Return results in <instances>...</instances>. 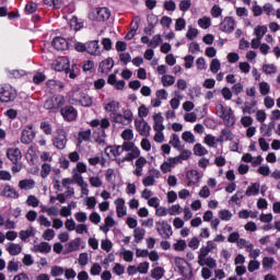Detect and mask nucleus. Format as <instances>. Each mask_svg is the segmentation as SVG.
I'll list each match as a JSON object with an SVG mask.
<instances>
[{"instance_id": "1", "label": "nucleus", "mask_w": 280, "mask_h": 280, "mask_svg": "<svg viewBox=\"0 0 280 280\" xmlns=\"http://www.w3.org/2000/svg\"><path fill=\"white\" fill-rule=\"evenodd\" d=\"M66 104H67V98H65V96H62L61 94H55V95L48 97L44 102V108L48 113L56 114V113H60V109Z\"/></svg>"}, {"instance_id": "2", "label": "nucleus", "mask_w": 280, "mask_h": 280, "mask_svg": "<svg viewBox=\"0 0 280 280\" xmlns=\"http://www.w3.org/2000/svg\"><path fill=\"white\" fill-rule=\"evenodd\" d=\"M217 115L220 117V119H223L224 125L228 128H231V126L235 125V118H233V109L226 110V107L224 105L219 104L217 105Z\"/></svg>"}, {"instance_id": "3", "label": "nucleus", "mask_w": 280, "mask_h": 280, "mask_svg": "<svg viewBox=\"0 0 280 280\" xmlns=\"http://www.w3.org/2000/svg\"><path fill=\"white\" fill-rule=\"evenodd\" d=\"M16 89L10 84H5L0 88V102L8 104V102H14L16 100Z\"/></svg>"}, {"instance_id": "4", "label": "nucleus", "mask_w": 280, "mask_h": 280, "mask_svg": "<svg viewBox=\"0 0 280 280\" xmlns=\"http://www.w3.org/2000/svg\"><path fill=\"white\" fill-rule=\"evenodd\" d=\"M155 229L162 240H170L174 235L172 231V225L167 221H158L155 222Z\"/></svg>"}, {"instance_id": "5", "label": "nucleus", "mask_w": 280, "mask_h": 280, "mask_svg": "<svg viewBox=\"0 0 280 280\" xmlns=\"http://www.w3.org/2000/svg\"><path fill=\"white\" fill-rule=\"evenodd\" d=\"M36 139V131H34V125H27L21 132V143L30 145Z\"/></svg>"}, {"instance_id": "6", "label": "nucleus", "mask_w": 280, "mask_h": 280, "mask_svg": "<svg viewBox=\"0 0 280 280\" xmlns=\"http://www.w3.org/2000/svg\"><path fill=\"white\" fill-rule=\"evenodd\" d=\"M59 113L65 121H75L78 119V109L73 105L62 106Z\"/></svg>"}, {"instance_id": "7", "label": "nucleus", "mask_w": 280, "mask_h": 280, "mask_svg": "<svg viewBox=\"0 0 280 280\" xmlns=\"http://www.w3.org/2000/svg\"><path fill=\"white\" fill-rule=\"evenodd\" d=\"M67 131L65 129H57V136L52 139V145L57 150H65L67 148Z\"/></svg>"}, {"instance_id": "8", "label": "nucleus", "mask_w": 280, "mask_h": 280, "mask_svg": "<svg viewBox=\"0 0 280 280\" xmlns=\"http://www.w3.org/2000/svg\"><path fill=\"white\" fill-rule=\"evenodd\" d=\"M0 196L2 198H11L12 200H18L20 195L19 191H16V189L10 186V184H5L0 187Z\"/></svg>"}, {"instance_id": "9", "label": "nucleus", "mask_w": 280, "mask_h": 280, "mask_svg": "<svg viewBox=\"0 0 280 280\" xmlns=\"http://www.w3.org/2000/svg\"><path fill=\"white\" fill-rule=\"evenodd\" d=\"M7 159H9L13 165H19V162L23 159V153L19 148H9L7 150Z\"/></svg>"}, {"instance_id": "10", "label": "nucleus", "mask_w": 280, "mask_h": 280, "mask_svg": "<svg viewBox=\"0 0 280 280\" xmlns=\"http://www.w3.org/2000/svg\"><path fill=\"white\" fill-rule=\"evenodd\" d=\"M114 67H115V60H113V58H107L100 62L98 73H102V75H108V73L113 71Z\"/></svg>"}, {"instance_id": "11", "label": "nucleus", "mask_w": 280, "mask_h": 280, "mask_svg": "<svg viewBox=\"0 0 280 280\" xmlns=\"http://www.w3.org/2000/svg\"><path fill=\"white\" fill-rule=\"evenodd\" d=\"M220 30L225 34H232L235 30V20L232 16H225L220 23Z\"/></svg>"}, {"instance_id": "12", "label": "nucleus", "mask_w": 280, "mask_h": 280, "mask_svg": "<svg viewBox=\"0 0 280 280\" xmlns=\"http://www.w3.org/2000/svg\"><path fill=\"white\" fill-rule=\"evenodd\" d=\"M51 46L57 51H67L69 49V42L65 37L57 36L52 39Z\"/></svg>"}, {"instance_id": "13", "label": "nucleus", "mask_w": 280, "mask_h": 280, "mask_svg": "<svg viewBox=\"0 0 280 280\" xmlns=\"http://www.w3.org/2000/svg\"><path fill=\"white\" fill-rule=\"evenodd\" d=\"M136 130L139 131V135L141 137H150V130H152V127L148 124L145 120H136L135 121Z\"/></svg>"}, {"instance_id": "14", "label": "nucleus", "mask_w": 280, "mask_h": 280, "mask_svg": "<svg viewBox=\"0 0 280 280\" xmlns=\"http://www.w3.org/2000/svg\"><path fill=\"white\" fill-rule=\"evenodd\" d=\"M186 178L188 180L187 186L194 187V185H198V183H200V173L196 170L187 171Z\"/></svg>"}, {"instance_id": "15", "label": "nucleus", "mask_w": 280, "mask_h": 280, "mask_svg": "<svg viewBox=\"0 0 280 280\" xmlns=\"http://www.w3.org/2000/svg\"><path fill=\"white\" fill-rule=\"evenodd\" d=\"M46 89H47L48 93H50V95H54V94L58 93V91L62 90L63 86L60 81L48 80L46 82Z\"/></svg>"}, {"instance_id": "16", "label": "nucleus", "mask_w": 280, "mask_h": 280, "mask_svg": "<svg viewBox=\"0 0 280 280\" xmlns=\"http://www.w3.org/2000/svg\"><path fill=\"white\" fill-rule=\"evenodd\" d=\"M115 205H116V213L118 218H124L125 215H127L128 211H127L126 201L124 200V198L116 199Z\"/></svg>"}, {"instance_id": "17", "label": "nucleus", "mask_w": 280, "mask_h": 280, "mask_svg": "<svg viewBox=\"0 0 280 280\" xmlns=\"http://www.w3.org/2000/svg\"><path fill=\"white\" fill-rule=\"evenodd\" d=\"M86 52L90 54V56H97V54H100V40L86 42Z\"/></svg>"}, {"instance_id": "18", "label": "nucleus", "mask_w": 280, "mask_h": 280, "mask_svg": "<svg viewBox=\"0 0 280 280\" xmlns=\"http://www.w3.org/2000/svg\"><path fill=\"white\" fill-rule=\"evenodd\" d=\"M43 5L49 8L50 10H60L65 5L63 0H43Z\"/></svg>"}, {"instance_id": "19", "label": "nucleus", "mask_w": 280, "mask_h": 280, "mask_svg": "<svg viewBox=\"0 0 280 280\" xmlns=\"http://www.w3.org/2000/svg\"><path fill=\"white\" fill-rule=\"evenodd\" d=\"M81 244H82V238L77 237V238L70 241L67 244L66 248H67L68 253H75V250H80Z\"/></svg>"}, {"instance_id": "20", "label": "nucleus", "mask_w": 280, "mask_h": 280, "mask_svg": "<svg viewBox=\"0 0 280 280\" xmlns=\"http://www.w3.org/2000/svg\"><path fill=\"white\" fill-rule=\"evenodd\" d=\"M121 152H124L121 151V145H108L105 149V154L107 156H110V154L112 156H115V158L121 156Z\"/></svg>"}, {"instance_id": "21", "label": "nucleus", "mask_w": 280, "mask_h": 280, "mask_svg": "<svg viewBox=\"0 0 280 280\" xmlns=\"http://www.w3.org/2000/svg\"><path fill=\"white\" fill-rule=\"evenodd\" d=\"M97 21H108L110 19V10L106 7L100 8L96 12Z\"/></svg>"}, {"instance_id": "22", "label": "nucleus", "mask_w": 280, "mask_h": 280, "mask_svg": "<svg viewBox=\"0 0 280 280\" xmlns=\"http://www.w3.org/2000/svg\"><path fill=\"white\" fill-rule=\"evenodd\" d=\"M7 250L10 255L16 257V255H21V253H23V247L16 243H10Z\"/></svg>"}, {"instance_id": "23", "label": "nucleus", "mask_w": 280, "mask_h": 280, "mask_svg": "<svg viewBox=\"0 0 280 280\" xmlns=\"http://www.w3.org/2000/svg\"><path fill=\"white\" fill-rule=\"evenodd\" d=\"M75 102H78L79 104H81V106L84 107L93 106V97L84 93H81V98L77 100Z\"/></svg>"}, {"instance_id": "24", "label": "nucleus", "mask_w": 280, "mask_h": 280, "mask_svg": "<svg viewBox=\"0 0 280 280\" xmlns=\"http://www.w3.org/2000/svg\"><path fill=\"white\" fill-rule=\"evenodd\" d=\"M34 235H36L34 228L30 226L27 230H22L20 232V240H22V242H27V240L34 237Z\"/></svg>"}, {"instance_id": "25", "label": "nucleus", "mask_w": 280, "mask_h": 280, "mask_svg": "<svg viewBox=\"0 0 280 280\" xmlns=\"http://www.w3.org/2000/svg\"><path fill=\"white\" fill-rule=\"evenodd\" d=\"M109 117L114 124H121V126H128V122L124 119V114L120 113H113L109 114Z\"/></svg>"}, {"instance_id": "26", "label": "nucleus", "mask_w": 280, "mask_h": 280, "mask_svg": "<svg viewBox=\"0 0 280 280\" xmlns=\"http://www.w3.org/2000/svg\"><path fill=\"white\" fill-rule=\"evenodd\" d=\"M141 156V150H139L137 147H135L131 152L127 153L124 158V161H135V159H139Z\"/></svg>"}, {"instance_id": "27", "label": "nucleus", "mask_w": 280, "mask_h": 280, "mask_svg": "<svg viewBox=\"0 0 280 280\" xmlns=\"http://www.w3.org/2000/svg\"><path fill=\"white\" fill-rule=\"evenodd\" d=\"M185 264H187V260H185L182 257L175 258V266L178 268L179 273L187 279V276L185 275Z\"/></svg>"}, {"instance_id": "28", "label": "nucleus", "mask_w": 280, "mask_h": 280, "mask_svg": "<svg viewBox=\"0 0 280 280\" xmlns=\"http://www.w3.org/2000/svg\"><path fill=\"white\" fill-rule=\"evenodd\" d=\"M35 185L34 179H22L19 182L20 189H34Z\"/></svg>"}, {"instance_id": "29", "label": "nucleus", "mask_w": 280, "mask_h": 280, "mask_svg": "<svg viewBox=\"0 0 280 280\" xmlns=\"http://www.w3.org/2000/svg\"><path fill=\"white\" fill-rule=\"evenodd\" d=\"M119 106H120L119 102L112 101L105 105V110L107 113H110V115H113V113H117L119 110Z\"/></svg>"}, {"instance_id": "30", "label": "nucleus", "mask_w": 280, "mask_h": 280, "mask_svg": "<svg viewBox=\"0 0 280 280\" xmlns=\"http://www.w3.org/2000/svg\"><path fill=\"white\" fill-rule=\"evenodd\" d=\"M164 275H165V269H163V267H155L151 270L152 279H155V280L163 279Z\"/></svg>"}, {"instance_id": "31", "label": "nucleus", "mask_w": 280, "mask_h": 280, "mask_svg": "<svg viewBox=\"0 0 280 280\" xmlns=\"http://www.w3.org/2000/svg\"><path fill=\"white\" fill-rule=\"evenodd\" d=\"M194 154H196V156H205V154H209V151L202 144L197 143L194 147Z\"/></svg>"}, {"instance_id": "32", "label": "nucleus", "mask_w": 280, "mask_h": 280, "mask_svg": "<svg viewBox=\"0 0 280 280\" xmlns=\"http://www.w3.org/2000/svg\"><path fill=\"white\" fill-rule=\"evenodd\" d=\"M266 32H268V27L266 25H262V26L258 25L254 30V34L256 38H260V39H262L264 36H266Z\"/></svg>"}, {"instance_id": "33", "label": "nucleus", "mask_w": 280, "mask_h": 280, "mask_svg": "<svg viewBox=\"0 0 280 280\" xmlns=\"http://www.w3.org/2000/svg\"><path fill=\"white\" fill-rule=\"evenodd\" d=\"M69 65V60L59 59L55 63V71H65Z\"/></svg>"}, {"instance_id": "34", "label": "nucleus", "mask_w": 280, "mask_h": 280, "mask_svg": "<svg viewBox=\"0 0 280 280\" xmlns=\"http://www.w3.org/2000/svg\"><path fill=\"white\" fill-rule=\"evenodd\" d=\"M257 194H259V184L257 183L250 185L245 191V196H257Z\"/></svg>"}, {"instance_id": "35", "label": "nucleus", "mask_w": 280, "mask_h": 280, "mask_svg": "<svg viewBox=\"0 0 280 280\" xmlns=\"http://www.w3.org/2000/svg\"><path fill=\"white\" fill-rule=\"evenodd\" d=\"M176 82V78L174 75L164 74L162 77V84L163 86H172Z\"/></svg>"}, {"instance_id": "36", "label": "nucleus", "mask_w": 280, "mask_h": 280, "mask_svg": "<svg viewBox=\"0 0 280 280\" xmlns=\"http://www.w3.org/2000/svg\"><path fill=\"white\" fill-rule=\"evenodd\" d=\"M133 237H135L136 242H141V240H143V237H145V230L141 229V228H136L133 230Z\"/></svg>"}, {"instance_id": "37", "label": "nucleus", "mask_w": 280, "mask_h": 280, "mask_svg": "<svg viewBox=\"0 0 280 280\" xmlns=\"http://www.w3.org/2000/svg\"><path fill=\"white\" fill-rule=\"evenodd\" d=\"M211 253L207 247H201L198 256V264L199 266H205V257Z\"/></svg>"}, {"instance_id": "38", "label": "nucleus", "mask_w": 280, "mask_h": 280, "mask_svg": "<svg viewBox=\"0 0 280 280\" xmlns=\"http://www.w3.org/2000/svg\"><path fill=\"white\" fill-rule=\"evenodd\" d=\"M38 253H51V245L47 242H42L37 245Z\"/></svg>"}, {"instance_id": "39", "label": "nucleus", "mask_w": 280, "mask_h": 280, "mask_svg": "<svg viewBox=\"0 0 280 280\" xmlns=\"http://www.w3.org/2000/svg\"><path fill=\"white\" fill-rule=\"evenodd\" d=\"M161 43H163V38H161V35H154L152 39L149 42V47L156 49V47H159Z\"/></svg>"}, {"instance_id": "40", "label": "nucleus", "mask_w": 280, "mask_h": 280, "mask_svg": "<svg viewBox=\"0 0 280 280\" xmlns=\"http://www.w3.org/2000/svg\"><path fill=\"white\" fill-rule=\"evenodd\" d=\"M51 277H62L65 275V268L60 266H52L50 270Z\"/></svg>"}, {"instance_id": "41", "label": "nucleus", "mask_w": 280, "mask_h": 280, "mask_svg": "<svg viewBox=\"0 0 280 280\" xmlns=\"http://www.w3.org/2000/svg\"><path fill=\"white\" fill-rule=\"evenodd\" d=\"M9 75L10 78H14L15 80H19L24 75H27V72H25V70H11L9 71Z\"/></svg>"}, {"instance_id": "42", "label": "nucleus", "mask_w": 280, "mask_h": 280, "mask_svg": "<svg viewBox=\"0 0 280 280\" xmlns=\"http://www.w3.org/2000/svg\"><path fill=\"white\" fill-rule=\"evenodd\" d=\"M262 71H264V73H266L267 75H272V73H277V67H275V65L265 63V65L262 66Z\"/></svg>"}, {"instance_id": "43", "label": "nucleus", "mask_w": 280, "mask_h": 280, "mask_svg": "<svg viewBox=\"0 0 280 280\" xmlns=\"http://www.w3.org/2000/svg\"><path fill=\"white\" fill-rule=\"evenodd\" d=\"M121 139H124V141H132L135 139V133L132 132V129H125L121 132Z\"/></svg>"}, {"instance_id": "44", "label": "nucleus", "mask_w": 280, "mask_h": 280, "mask_svg": "<svg viewBox=\"0 0 280 280\" xmlns=\"http://www.w3.org/2000/svg\"><path fill=\"white\" fill-rule=\"evenodd\" d=\"M198 25L201 27V30H209L211 27V19L203 18L198 20Z\"/></svg>"}, {"instance_id": "45", "label": "nucleus", "mask_w": 280, "mask_h": 280, "mask_svg": "<svg viewBox=\"0 0 280 280\" xmlns=\"http://www.w3.org/2000/svg\"><path fill=\"white\" fill-rule=\"evenodd\" d=\"M186 25H187V22L185 21V19L183 18L177 19L175 22V32H183Z\"/></svg>"}, {"instance_id": "46", "label": "nucleus", "mask_w": 280, "mask_h": 280, "mask_svg": "<svg viewBox=\"0 0 280 280\" xmlns=\"http://www.w3.org/2000/svg\"><path fill=\"white\" fill-rule=\"evenodd\" d=\"M275 266V258L272 257H264L262 258V268H267L268 270L272 269Z\"/></svg>"}, {"instance_id": "47", "label": "nucleus", "mask_w": 280, "mask_h": 280, "mask_svg": "<svg viewBox=\"0 0 280 280\" xmlns=\"http://www.w3.org/2000/svg\"><path fill=\"white\" fill-rule=\"evenodd\" d=\"M170 143L176 150H183V147H180V138L178 137V135L174 133L172 140L170 141Z\"/></svg>"}, {"instance_id": "48", "label": "nucleus", "mask_w": 280, "mask_h": 280, "mask_svg": "<svg viewBox=\"0 0 280 280\" xmlns=\"http://www.w3.org/2000/svg\"><path fill=\"white\" fill-rule=\"evenodd\" d=\"M45 80H47V77H46L45 73H43V72H37V73L33 77V82H34V84H43V82H45Z\"/></svg>"}, {"instance_id": "49", "label": "nucleus", "mask_w": 280, "mask_h": 280, "mask_svg": "<svg viewBox=\"0 0 280 280\" xmlns=\"http://www.w3.org/2000/svg\"><path fill=\"white\" fill-rule=\"evenodd\" d=\"M50 173H51V165H49L48 163H44L42 165V171H40L42 178H47V176H49Z\"/></svg>"}, {"instance_id": "50", "label": "nucleus", "mask_w": 280, "mask_h": 280, "mask_svg": "<svg viewBox=\"0 0 280 280\" xmlns=\"http://www.w3.org/2000/svg\"><path fill=\"white\" fill-rule=\"evenodd\" d=\"M122 118L125 119V124H127V126H130L132 124V110L125 109L122 112Z\"/></svg>"}, {"instance_id": "51", "label": "nucleus", "mask_w": 280, "mask_h": 280, "mask_svg": "<svg viewBox=\"0 0 280 280\" xmlns=\"http://www.w3.org/2000/svg\"><path fill=\"white\" fill-rule=\"evenodd\" d=\"M148 270H150V262L143 261L138 265V272L140 275H148Z\"/></svg>"}, {"instance_id": "52", "label": "nucleus", "mask_w": 280, "mask_h": 280, "mask_svg": "<svg viewBox=\"0 0 280 280\" xmlns=\"http://www.w3.org/2000/svg\"><path fill=\"white\" fill-rule=\"evenodd\" d=\"M39 202L40 201L38 200V198H36V196H34V195H30L26 199V205H28V207L36 208V207H38Z\"/></svg>"}, {"instance_id": "53", "label": "nucleus", "mask_w": 280, "mask_h": 280, "mask_svg": "<svg viewBox=\"0 0 280 280\" xmlns=\"http://www.w3.org/2000/svg\"><path fill=\"white\" fill-rule=\"evenodd\" d=\"M182 139L183 141H186V143H194L196 141L194 133H191V131H185L182 135Z\"/></svg>"}, {"instance_id": "54", "label": "nucleus", "mask_w": 280, "mask_h": 280, "mask_svg": "<svg viewBox=\"0 0 280 280\" xmlns=\"http://www.w3.org/2000/svg\"><path fill=\"white\" fill-rule=\"evenodd\" d=\"M90 272L93 277H97L102 272V266L100 262H94L93 266L90 269Z\"/></svg>"}, {"instance_id": "55", "label": "nucleus", "mask_w": 280, "mask_h": 280, "mask_svg": "<svg viewBox=\"0 0 280 280\" xmlns=\"http://www.w3.org/2000/svg\"><path fill=\"white\" fill-rule=\"evenodd\" d=\"M219 218L225 222H229V220L233 218V214L229 210H221L219 211Z\"/></svg>"}, {"instance_id": "56", "label": "nucleus", "mask_w": 280, "mask_h": 280, "mask_svg": "<svg viewBox=\"0 0 280 280\" xmlns=\"http://www.w3.org/2000/svg\"><path fill=\"white\" fill-rule=\"evenodd\" d=\"M220 67H222L221 63H220V60L212 59V61L210 63V71L212 73H218L220 71Z\"/></svg>"}, {"instance_id": "57", "label": "nucleus", "mask_w": 280, "mask_h": 280, "mask_svg": "<svg viewBox=\"0 0 280 280\" xmlns=\"http://www.w3.org/2000/svg\"><path fill=\"white\" fill-rule=\"evenodd\" d=\"M40 128H42L43 132L47 136L51 135V132H52L51 124H49L48 121H42Z\"/></svg>"}, {"instance_id": "58", "label": "nucleus", "mask_w": 280, "mask_h": 280, "mask_svg": "<svg viewBox=\"0 0 280 280\" xmlns=\"http://www.w3.org/2000/svg\"><path fill=\"white\" fill-rule=\"evenodd\" d=\"M191 8V0H182L179 2L180 12H187Z\"/></svg>"}, {"instance_id": "59", "label": "nucleus", "mask_w": 280, "mask_h": 280, "mask_svg": "<svg viewBox=\"0 0 280 280\" xmlns=\"http://www.w3.org/2000/svg\"><path fill=\"white\" fill-rule=\"evenodd\" d=\"M164 10L167 12H174L176 10V2H174V0H166L164 2Z\"/></svg>"}, {"instance_id": "60", "label": "nucleus", "mask_w": 280, "mask_h": 280, "mask_svg": "<svg viewBox=\"0 0 280 280\" xmlns=\"http://www.w3.org/2000/svg\"><path fill=\"white\" fill-rule=\"evenodd\" d=\"M36 10H38V4H36L35 2H28L25 5V12L27 14H34V12H36Z\"/></svg>"}, {"instance_id": "61", "label": "nucleus", "mask_w": 280, "mask_h": 280, "mask_svg": "<svg viewBox=\"0 0 280 280\" xmlns=\"http://www.w3.org/2000/svg\"><path fill=\"white\" fill-rule=\"evenodd\" d=\"M101 247L106 253H110V250H113V242H110V240L102 241L101 242Z\"/></svg>"}, {"instance_id": "62", "label": "nucleus", "mask_w": 280, "mask_h": 280, "mask_svg": "<svg viewBox=\"0 0 280 280\" xmlns=\"http://www.w3.org/2000/svg\"><path fill=\"white\" fill-rule=\"evenodd\" d=\"M187 248V242L185 240H179L174 244V249L178 252H183Z\"/></svg>"}, {"instance_id": "63", "label": "nucleus", "mask_w": 280, "mask_h": 280, "mask_svg": "<svg viewBox=\"0 0 280 280\" xmlns=\"http://www.w3.org/2000/svg\"><path fill=\"white\" fill-rule=\"evenodd\" d=\"M8 272H19V262L14 261V260H10L8 262Z\"/></svg>"}, {"instance_id": "64", "label": "nucleus", "mask_w": 280, "mask_h": 280, "mask_svg": "<svg viewBox=\"0 0 280 280\" xmlns=\"http://www.w3.org/2000/svg\"><path fill=\"white\" fill-rule=\"evenodd\" d=\"M259 89L262 95H268V93H270V85L267 82H260Z\"/></svg>"}]
</instances>
